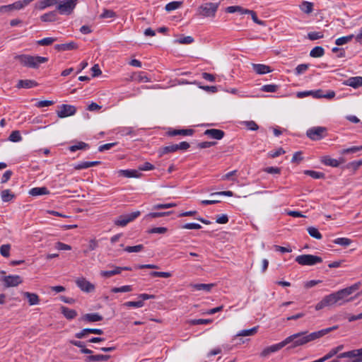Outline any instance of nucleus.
Instances as JSON below:
<instances>
[{
    "label": "nucleus",
    "mask_w": 362,
    "mask_h": 362,
    "mask_svg": "<svg viewBox=\"0 0 362 362\" xmlns=\"http://www.w3.org/2000/svg\"><path fill=\"white\" fill-rule=\"evenodd\" d=\"M338 329V326H333L312 333L300 332L288 336L283 340L284 345L290 344L288 349H295L297 346H303L310 341L320 339L329 332Z\"/></svg>",
    "instance_id": "f257e3e1"
},
{
    "label": "nucleus",
    "mask_w": 362,
    "mask_h": 362,
    "mask_svg": "<svg viewBox=\"0 0 362 362\" xmlns=\"http://www.w3.org/2000/svg\"><path fill=\"white\" fill-rule=\"evenodd\" d=\"M361 286V282L358 281L351 286L325 296L321 301L316 304L315 310H320L325 307L333 305L337 303L341 305V303H339L341 300H344L346 297L358 290Z\"/></svg>",
    "instance_id": "f03ea898"
},
{
    "label": "nucleus",
    "mask_w": 362,
    "mask_h": 362,
    "mask_svg": "<svg viewBox=\"0 0 362 362\" xmlns=\"http://www.w3.org/2000/svg\"><path fill=\"white\" fill-rule=\"evenodd\" d=\"M23 66L33 69H37L40 64L48 62V58L40 56H31L29 54H19L14 57Z\"/></svg>",
    "instance_id": "7ed1b4c3"
},
{
    "label": "nucleus",
    "mask_w": 362,
    "mask_h": 362,
    "mask_svg": "<svg viewBox=\"0 0 362 362\" xmlns=\"http://www.w3.org/2000/svg\"><path fill=\"white\" fill-rule=\"evenodd\" d=\"M220 1L214 3H205L199 6L197 12L203 17H214L218 8Z\"/></svg>",
    "instance_id": "20e7f679"
},
{
    "label": "nucleus",
    "mask_w": 362,
    "mask_h": 362,
    "mask_svg": "<svg viewBox=\"0 0 362 362\" xmlns=\"http://www.w3.org/2000/svg\"><path fill=\"white\" fill-rule=\"evenodd\" d=\"M77 3L78 0H59L57 9L62 15H70L73 13Z\"/></svg>",
    "instance_id": "39448f33"
},
{
    "label": "nucleus",
    "mask_w": 362,
    "mask_h": 362,
    "mask_svg": "<svg viewBox=\"0 0 362 362\" xmlns=\"http://www.w3.org/2000/svg\"><path fill=\"white\" fill-rule=\"evenodd\" d=\"M327 129L324 127H313L306 132V136L313 141H317L327 136Z\"/></svg>",
    "instance_id": "423d86ee"
},
{
    "label": "nucleus",
    "mask_w": 362,
    "mask_h": 362,
    "mask_svg": "<svg viewBox=\"0 0 362 362\" xmlns=\"http://www.w3.org/2000/svg\"><path fill=\"white\" fill-rule=\"evenodd\" d=\"M296 262L300 265L312 266L322 262V259L313 255H301L296 257Z\"/></svg>",
    "instance_id": "0eeeda50"
},
{
    "label": "nucleus",
    "mask_w": 362,
    "mask_h": 362,
    "mask_svg": "<svg viewBox=\"0 0 362 362\" xmlns=\"http://www.w3.org/2000/svg\"><path fill=\"white\" fill-rule=\"evenodd\" d=\"M337 358H349L346 362H362V348L341 353L337 356Z\"/></svg>",
    "instance_id": "6e6552de"
},
{
    "label": "nucleus",
    "mask_w": 362,
    "mask_h": 362,
    "mask_svg": "<svg viewBox=\"0 0 362 362\" xmlns=\"http://www.w3.org/2000/svg\"><path fill=\"white\" fill-rule=\"evenodd\" d=\"M140 214L139 211H136L129 214L121 215L114 221V223L117 226L124 227L129 223L136 219Z\"/></svg>",
    "instance_id": "1a4fd4ad"
},
{
    "label": "nucleus",
    "mask_w": 362,
    "mask_h": 362,
    "mask_svg": "<svg viewBox=\"0 0 362 362\" xmlns=\"http://www.w3.org/2000/svg\"><path fill=\"white\" fill-rule=\"evenodd\" d=\"M76 112V108L74 105L63 104L60 107V110L57 112V115L59 118H64L74 115Z\"/></svg>",
    "instance_id": "9d476101"
},
{
    "label": "nucleus",
    "mask_w": 362,
    "mask_h": 362,
    "mask_svg": "<svg viewBox=\"0 0 362 362\" xmlns=\"http://www.w3.org/2000/svg\"><path fill=\"white\" fill-rule=\"evenodd\" d=\"M6 287L17 286L23 282L22 278L18 275H8L3 279Z\"/></svg>",
    "instance_id": "9b49d317"
},
{
    "label": "nucleus",
    "mask_w": 362,
    "mask_h": 362,
    "mask_svg": "<svg viewBox=\"0 0 362 362\" xmlns=\"http://www.w3.org/2000/svg\"><path fill=\"white\" fill-rule=\"evenodd\" d=\"M77 286L84 292L90 293L95 290V286L85 278H78L76 280Z\"/></svg>",
    "instance_id": "f8f14e48"
},
{
    "label": "nucleus",
    "mask_w": 362,
    "mask_h": 362,
    "mask_svg": "<svg viewBox=\"0 0 362 362\" xmlns=\"http://www.w3.org/2000/svg\"><path fill=\"white\" fill-rule=\"evenodd\" d=\"M285 345H284V341H281L280 343L279 344H274V345H272L270 346H268V347H266L265 349H264L262 350V351L260 353V356L262 357H267L268 356L269 354H272V353H274V352H276L279 350H281L283 347H284Z\"/></svg>",
    "instance_id": "ddd939ff"
},
{
    "label": "nucleus",
    "mask_w": 362,
    "mask_h": 362,
    "mask_svg": "<svg viewBox=\"0 0 362 362\" xmlns=\"http://www.w3.org/2000/svg\"><path fill=\"white\" fill-rule=\"evenodd\" d=\"M88 334H95L100 335L103 334V331L101 329L85 328L81 332L76 333L75 337L78 339H83L85 338Z\"/></svg>",
    "instance_id": "4468645a"
},
{
    "label": "nucleus",
    "mask_w": 362,
    "mask_h": 362,
    "mask_svg": "<svg viewBox=\"0 0 362 362\" xmlns=\"http://www.w3.org/2000/svg\"><path fill=\"white\" fill-rule=\"evenodd\" d=\"M204 134L206 136H209L211 138H213V139H215L217 140H220L224 136L225 133L223 131H222L221 129H206L204 132Z\"/></svg>",
    "instance_id": "2eb2a0df"
},
{
    "label": "nucleus",
    "mask_w": 362,
    "mask_h": 362,
    "mask_svg": "<svg viewBox=\"0 0 362 362\" xmlns=\"http://www.w3.org/2000/svg\"><path fill=\"white\" fill-rule=\"evenodd\" d=\"M344 85L357 88L362 86V76L351 77L344 82Z\"/></svg>",
    "instance_id": "dca6fc26"
},
{
    "label": "nucleus",
    "mask_w": 362,
    "mask_h": 362,
    "mask_svg": "<svg viewBox=\"0 0 362 362\" xmlns=\"http://www.w3.org/2000/svg\"><path fill=\"white\" fill-rule=\"evenodd\" d=\"M81 320L93 322L103 320V317L98 313H87L81 317Z\"/></svg>",
    "instance_id": "f3484780"
},
{
    "label": "nucleus",
    "mask_w": 362,
    "mask_h": 362,
    "mask_svg": "<svg viewBox=\"0 0 362 362\" xmlns=\"http://www.w3.org/2000/svg\"><path fill=\"white\" fill-rule=\"evenodd\" d=\"M37 86V83L34 80L25 79L19 80L16 85L18 88H30Z\"/></svg>",
    "instance_id": "a211bd4d"
},
{
    "label": "nucleus",
    "mask_w": 362,
    "mask_h": 362,
    "mask_svg": "<svg viewBox=\"0 0 362 362\" xmlns=\"http://www.w3.org/2000/svg\"><path fill=\"white\" fill-rule=\"evenodd\" d=\"M118 173L120 176L128 178L139 177L141 175V173L139 172V170H121L118 172Z\"/></svg>",
    "instance_id": "6ab92c4d"
},
{
    "label": "nucleus",
    "mask_w": 362,
    "mask_h": 362,
    "mask_svg": "<svg viewBox=\"0 0 362 362\" xmlns=\"http://www.w3.org/2000/svg\"><path fill=\"white\" fill-rule=\"evenodd\" d=\"M78 48V45L74 42H71L65 44H59L56 45L54 46V49L57 51H67V50H73L76 49Z\"/></svg>",
    "instance_id": "aec40b11"
},
{
    "label": "nucleus",
    "mask_w": 362,
    "mask_h": 362,
    "mask_svg": "<svg viewBox=\"0 0 362 362\" xmlns=\"http://www.w3.org/2000/svg\"><path fill=\"white\" fill-rule=\"evenodd\" d=\"M59 0H42L35 4V7L37 9L42 10L47 7L57 5Z\"/></svg>",
    "instance_id": "412c9836"
},
{
    "label": "nucleus",
    "mask_w": 362,
    "mask_h": 362,
    "mask_svg": "<svg viewBox=\"0 0 362 362\" xmlns=\"http://www.w3.org/2000/svg\"><path fill=\"white\" fill-rule=\"evenodd\" d=\"M252 66L254 71L258 74H264L272 71V69L267 65L261 64H252Z\"/></svg>",
    "instance_id": "4be33fe9"
},
{
    "label": "nucleus",
    "mask_w": 362,
    "mask_h": 362,
    "mask_svg": "<svg viewBox=\"0 0 362 362\" xmlns=\"http://www.w3.org/2000/svg\"><path fill=\"white\" fill-rule=\"evenodd\" d=\"M321 161L325 165L332 166V167H338L341 163L344 162V160L341 159V160H338L337 159L332 158L329 156H324V157H322Z\"/></svg>",
    "instance_id": "5701e85b"
},
{
    "label": "nucleus",
    "mask_w": 362,
    "mask_h": 362,
    "mask_svg": "<svg viewBox=\"0 0 362 362\" xmlns=\"http://www.w3.org/2000/svg\"><path fill=\"white\" fill-rule=\"evenodd\" d=\"M110 358V355H90L85 358L86 362H93V361H105Z\"/></svg>",
    "instance_id": "b1692460"
},
{
    "label": "nucleus",
    "mask_w": 362,
    "mask_h": 362,
    "mask_svg": "<svg viewBox=\"0 0 362 362\" xmlns=\"http://www.w3.org/2000/svg\"><path fill=\"white\" fill-rule=\"evenodd\" d=\"M23 295L28 298L30 305H37L40 302V298L36 293L24 292Z\"/></svg>",
    "instance_id": "393cba45"
},
{
    "label": "nucleus",
    "mask_w": 362,
    "mask_h": 362,
    "mask_svg": "<svg viewBox=\"0 0 362 362\" xmlns=\"http://www.w3.org/2000/svg\"><path fill=\"white\" fill-rule=\"evenodd\" d=\"M62 313L68 320H72L77 316V312L75 310L69 309L67 307H62Z\"/></svg>",
    "instance_id": "a878e982"
},
{
    "label": "nucleus",
    "mask_w": 362,
    "mask_h": 362,
    "mask_svg": "<svg viewBox=\"0 0 362 362\" xmlns=\"http://www.w3.org/2000/svg\"><path fill=\"white\" fill-rule=\"evenodd\" d=\"M29 194L32 196H40L44 194H49V190L45 187H34L29 191Z\"/></svg>",
    "instance_id": "bb28decb"
},
{
    "label": "nucleus",
    "mask_w": 362,
    "mask_h": 362,
    "mask_svg": "<svg viewBox=\"0 0 362 362\" xmlns=\"http://www.w3.org/2000/svg\"><path fill=\"white\" fill-rule=\"evenodd\" d=\"M226 12L229 13H233L235 12H239L241 14H247L250 12L249 9L244 8L240 6H231L226 8Z\"/></svg>",
    "instance_id": "cd10ccee"
},
{
    "label": "nucleus",
    "mask_w": 362,
    "mask_h": 362,
    "mask_svg": "<svg viewBox=\"0 0 362 362\" xmlns=\"http://www.w3.org/2000/svg\"><path fill=\"white\" fill-rule=\"evenodd\" d=\"M313 4L312 2L304 1L299 6L300 9L306 14H310L313 11Z\"/></svg>",
    "instance_id": "c85d7f7f"
},
{
    "label": "nucleus",
    "mask_w": 362,
    "mask_h": 362,
    "mask_svg": "<svg viewBox=\"0 0 362 362\" xmlns=\"http://www.w3.org/2000/svg\"><path fill=\"white\" fill-rule=\"evenodd\" d=\"M114 269L110 270V271H101L100 275L105 278H110L112 276L119 274L122 272V269H120V267H114Z\"/></svg>",
    "instance_id": "c756f323"
},
{
    "label": "nucleus",
    "mask_w": 362,
    "mask_h": 362,
    "mask_svg": "<svg viewBox=\"0 0 362 362\" xmlns=\"http://www.w3.org/2000/svg\"><path fill=\"white\" fill-rule=\"evenodd\" d=\"M194 133V130L192 129H174L173 131L169 132V135L170 136H177V135H192Z\"/></svg>",
    "instance_id": "7c9ffc66"
},
{
    "label": "nucleus",
    "mask_w": 362,
    "mask_h": 362,
    "mask_svg": "<svg viewBox=\"0 0 362 362\" xmlns=\"http://www.w3.org/2000/svg\"><path fill=\"white\" fill-rule=\"evenodd\" d=\"M1 197L3 202H8L15 197V194L10 189H4L1 191Z\"/></svg>",
    "instance_id": "2f4dec72"
},
{
    "label": "nucleus",
    "mask_w": 362,
    "mask_h": 362,
    "mask_svg": "<svg viewBox=\"0 0 362 362\" xmlns=\"http://www.w3.org/2000/svg\"><path fill=\"white\" fill-rule=\"evenodd\" d=\"M100 163V161H92V162L86 161V162L79 163L78 165H76L74 166V169L75 170L85 169V168H88L93 167L95 165H98Z\"/></svg>",
    "instance_id": "473e14b6"
},
{
    "label": "nucleus",
    "mask_w": 362,
    "mask_h": 362,
    "mask_svg": "<svg viewBox=\"0 0 362 362\" xmlns=\"http://www.w3.org/2000/svg\"><path fill=\"white\" fill-rule=\"evenodd\" d=\"M40 19L43 22H53L57 19L56 11H50L41 16Z\"/></svg>",
    "instance_id": "72a5a7b5"
},
{
    "label": "nucleus",
    "mask_w": 362,
    "mask_h": 362,
    "mask_svg": "<svg viewBox=\"0 0 362 362\" xmlns=\"http://www.w3.org/2000/svg\"><path fill=\"white\" fill-rule=\"evenodd\" d=\"M213 284H191V286L195 288L197 291H206L207 292L210 291L211 289L214 287Z\"/></svg>",
    "instance_id": "f704fd0d"
},
{
    "label": "nucleus",
    "mask_w": 362,
    "mask_h": 362,
    "mask_svg": "<svg viewBox=\"0 0 362 362\" xmlns=\"http://www.w3.org/2000/svg\"><path fill=\"white\" fill-rule=\"evenodd\" d=\"M258 330V326L254 327L249 329H243L241 330L236 336L238 337H246V336H253L255 335Z\"/></svg>",
    "instance_id": "c9c22d12"
},
{
    "label": "nucleus",
    "mask_w": 362,
    "mask_h": 362,
    "mask_svg": "<svg viewBox=\"0 0 362 362\" xmlns=\"http://www.w3.org/2000/svg\"><path fill=\"white\" fill-rule=\"evenodd\" d=\"M325 50L323 47L320 46H317L314 47L310 52V55L312 57L317 58V57H321L324 55Z\"/></svg>",
    "instance_id": "e433bc0d"
},
{
    "label": "nucleus",
    "mask_w": 362,
    "mask_h": 362,
    "mask_svg": "<svg viewBox=\"0 0 362 362\" xmlns=\"http://www.w3.org/2000/svg\"><path fill=\"white\" fill-rule=\"evenodd\" d=\"M304 174L310 176L314 179H323L325 177V175L323 173L317 172L310 170H306L304 171Z\"/></svg>",
    "instance_id": "4c0bfd02"
},
{
    "label": "nucleus",
    "mask_w": 362,
    "mask_h": 362,
    "mask_svg": "<svg viewBox=\"0 0 362 362\" xmlns=\"http://www.w3.org/2000/svg\"><path fill=\"white\" fill-rule=\"evenodd\" d=\"M115 17H117V13L114 11L106 8L103 9V12L99 16L101 19L113 18Z\"/></svg>",
    "instance_id": "58836bf2"
},
{
    "label": "nucleus",
    "mask_w": 362,
    "mask_h": 362,
    "mask_svg": "<svg viewBox=\"0 0 362 362\" xmlns=\"http://www.w3.org/2000/svg\"><path fill=\"white\" fill-rule=\"evenodd\" d=\"M182 4V1H172L165 5V10L167 11H172L179 8Z\"/></svg>",
    "instance_id": "ea45409f"
},
{
    "label": "nucleus",
    "mask_w": 362,
    "mask_h": 362,
    "mask_svg": "<svg viewBox=\"0 0 362 362\" xmlns=\"http://www.w3.org/2000/svg\"><path fill=\"white\" fill-rule=\"evenodd\" d=\"M334 243L344 247H347L352 243L351 240L347 238H338L334 240Z\"/></svg>",
    "instance_id": "a19ab883"
},
{
    "label": "nucleus",
    "mask_w": 362,
    "mask_h": 362,
    "mask_svg": "<svg viewBox=\"0 0 362 362\" xmlns=\"http://www.w3.org/2000/svg\"><path fill=\"white\" fill-rule=\"evenodd\" d=\"M172 214V211H166V212H151L146 216V218H156L159 217H163L165 216H169Z\"/></svg>",
    "instance_id": "79ce46f5"
},
{
    "label": "nucleus",
    "mask_w": 362,
    "mask_h": 362,
    "mask_svg": "<svg viewBox=\"0 0 362 362\" xmlns=\"http://www.w3.org/2000/svg\"><path fill=\"white\" fill-rule=\"evenodd\" d=\"M307 230H308V234L314 238L320 240L322 237L321 233L319 232V230L315 227H313V226L309 227V228H308Z\"/></svg>",
    "instance_id": "37998d69"
},
{
    "label": "nucleus",
    "mask_w": 362,
    "mask_h": 362,
    "mask_svg": "<svg viewBox=\"0 0 362 362\" xmlns=\"http://www.w3.org/2000/svg\"><path fill=\"white\" fill-rule=\"evenodd\" d=\"M354 37V35L339 37L336 40L335 44L338 46L349 42Z\"/></svg>",
    "instance_id": "c03bdc74"
},
{
    "label": "nucleus",
    "mask_w": 362,
    "mask_h": 362,
    "mask_svg": "<svg viewBox=\"0 0 362 362\" xmlns=\"http://www.w3.org/2000/svg\"><path fill=\"white\" fill-rule=\"evenodd\" d=\"M88 147V144L83 142V141H79L76 144L69 146V148L70 151L74 152L77 150L86 149Z\"/></svg>",
    "instance_id": "a18cd8bd"
},
{
    "label": "nucleus",
    "mask_w": 362,
    "mask_h": 362,
    "mask_svg": "<svg viewBox=\"0 0 362 362\" xmlns=\"http://www.w3.org/2000/svg\"><path fill=\"white\" fill-rule=\"evenodd\" d=\"M57 41V38L54 37H45L42 40H37V44L40 46H49L53 42Z\"/></svg>",
    "instance_id": "49530a36"
},
{
    "label": "nucleus",
    "mask_w": 362,
    "mask_h": 362,
    "mask_svg": "<svg viewBox=\"0 0 362 362\" xmlns=\"http://www.w3.org/2000/svg\"><path fill=\"white\" fill-rule=\"evenodd\" d=\"M212 322V320L211 319H197V320H191L189 321V324L192 325H206Z\"/></svg>",
    "instance_id": "de8ad7c7"
},
{
    "label": "nucleus",
    "mask_w": 362,
    "mask_h": 362,
    "mask_svg": "<svg viewBox=\"0 0 362 362\" xmlns=\"http://www.w3.org/2000/svg\"><path fill=\"white\" fill-rule=\"evenodd\" d=\"M11 245L9 244L2 245L0 247V253L4 257H8L10 255Z\"/></svg>",
    "instance_id": "09e8293b"
},
{
    "label": "nucleus",
    "mask_w": 362,
    "mask_h": 362,
    "mask_svg": "<svg viewBox=\"0 0 362 362\" xmlns=\"http://www.w3.org/2000/svg\"><path fill=\"white\" fill-rule=\"evenodd\" d=\"M194 40L192 36L183 37L175 40V43L189 45L194 42Z\"/></svg>",
    "instance_id": "8fccbe9b"
},
{
    "label": "nucleus",
    "mask_w": 362,
    "mask_h": 362,
    "mask_svg": "<svg viewBox=\"0 0 362 362\" xmlns=\"http://www.w3.org/2000/svg\"><path fill=\"white\" fill-rule=\"evenodd\" d=\"M144 249L143 245H137L135 246H127L124 251L127 252H139Z\"/></svg>",
    "instance_id": "3c124183"
},
{
    "label": "nucleus",
    "mask_w": 362,
    "mask_h": 362,
    "mask_svg": "<svg viewBox=\"0 0 362 362\" xmlns=\"http://www.w3.org/2000/svg\"><path fill=\"white\" fill-rule=\"evenodd\" d=\"M150 275L153 277L169 278L172 276V274L166 272H151Z\"/></svg>",
    "instance_id": "603ef678"
},
{
    "label": "nucleus",
    "mask_w": 362,
    "mask_h": 362,
    "mask_svg": "<svg viewBox=\"0 0 362 362\" xmlns=\"http://www.w3.org/2000/svg\"><path fill=\"white\" fill-rule=\"evenodd\" d=\"M132 288L131 286H123L121 287H114L111 289L112 293H119V292H130Z\"/></svg>",
    "instance_id": "864d4df0"
},
{
    "label": "nucleus",
    "mask_w": 362,
    "mask_h": 362,
    "mask_svg": "<svg viewBox=\"0 0 362 362\" xmlns=\"http://www.w3.org/2000/svg\"><path fill=\"white\" fill-rule=\"evenodd\" d=\"M324 36L322 32H310L308 33V37L310 40H315L322 38Z\"/></svg>",
    "instance_id": "5fc2aeb1"
},
{
    "label": "nucleus",
    "mask_w": 362,
    "mask_h": 362,
    "mask_svg": "<svg viewBox=\"0 0 362 362\" xmlns=\"http://www.w3.org/2000/svg\"><path fill=\"white\" fill-rule=\"evenodd\" d=\"M22 139V137L18 131H13L9 135V140L13 142H18Z\"/></svg>",
    "instance_id": "6e6d98bb"
},
{
    "label": "nucleus",
    "mask_w": 362,
    "mask_h": 362,
    "mask_svg": "<svg viewBox=\"0 0 362 362\" xmlns=\"http://www.w3.org/2000/svg\"><path fill=\"white\" fill-rule=\"evenodd\" d=\"M176 206L175 203H169V204H158L153 206V209H169Z\"/></svg>",
    "instance_id": "4d7b16f0"
},
{
    "label": "nucleus",
    "mask_w": 362,
    "mask_h": 362,
    "mask_svg": "<svg viewBox=\"0 0 362 362\" xmlns=\"http://www.w3.org/2000/svg\"><path fill=\"white\" fill-rule=\"evenodd\" d=\"M262 90L268 93H274L278 89V86L274 84L264 85L262 87Z\"/></svg>",
    "instance_id": "13d9d810"
},
{
    "label": "nucleus",
    "mask_w": 362,
    "mask_h": 362,
    "mask_svg": "<svg viewBox=\"0 0 362 362\" xmlns=\"http://www.w3.org/2000/svg\"><path fill=\"white\" fill-rule=\"evenodd\" d=\"M144 305L143 300L138 301H128L124 303V306L127 307H135V308H141Z\"/></svg>",
    "instance_id": "bf43d9fd"
},
{
    "label": "nucleus",
    "mask_w": 362,
    "mask_h": 362,
    "mask_svg": "<svg viewBox=\"0 0 362 362\" xmlns=\"http://www.w3.org/2000/svg\"><path fill=\"white\" fill-rule=\"evenodd\" d=\"M168 231V228L165 227H155L148 230V233H159L164 234Z\"/></svg>",
    "instance_id": "052dcab7"
},
{
    "label": "nucleus",
    "mask_w": 362,
    "mask_h": 362,
    "mask_svg": "<svg viewBox=\"0 0 362 362\" xmlns=\"http://www.w3.org/2000/svg\"><path fill=\"white\" fill-rule=\"evenodd\" d=\"M177 151V144H171L163 148L162 154L172 153Z\"/></svg>",
    "instance_id": "680f3d73"
},
{
    "label": "nucleus",
    "mask_w": 362,
    "mask_h": 362,
    "mask_svg": "<svg viewBox=\"0 0 362 362\" xmlns=\"http://www.w3.org/2000/svg\"><path fill=\"white\" fill-rule=\"evenodd\" d=\"M362 150V146H353V147H351V148H346V149H343L341 152V154H346V153H356L358 151H361Z\"/></svg>",
    "instance_id": "e2e57ef3"
},
{
    "label": "nucleus",
    "mask_w": 362,
    "mask_h": 362,
    "mask_svg": "<svg viewBox=\"0 0 362 362\" xmlns=\"http://www.w3.org/2000/svg\"><path fill=\"white\" fill-rule=\"evenodd\" d=\"M247 14H250L251 16L252 21L255 23H257L259 25H264V24H265L264 22L258 19V18L257 16V13L254 11L250 10V12Z\"/></svg>",
    "instance_id": "0e129e2a"
},
{
    "label": "nucleus",
    "mask_w": 362,
    "mask_h": 362,
    "mask_svg": "<svg viewBox=\"0 0 362 362\" xmlns=\"http://www.w3.org/2000/svg\"><path fill=\"white\" fill-rule=\"evenodd\" d=\"M308 67H309L308 64H300L296 68V74L298 75H300V74L304 73L305 71H306L308 70Z\"/></svg>",
    "instance_id": "69168bd1"
},
{
    "label": "nucleus",
    "mask_w": 362,
    "mask_h": 362,
    "mask_svg": "<svg viewBox=\"0 0 362 362\" xmlns=\"http://www.w3.org/2000/svg\"><path fill=\"white\" fill-rule=\"evenodd\" d=\"M303 160V157L302 156V152L297 151L293 155L291 162L298 163L300 161H302Z\"/></svg>",
    "instance_id": "338daca9"
},
{
    "label": "nucleus",
    "mask_w": 362,
    "mask_h": 362,
    "mask_svg": "<svg viewBox=\"0 0 362 362\" xmlns=\"http://www.w3.org/2000/svg\"><path fill=\"white\" fill-rule=\"evenodd\" d=\"M244 124L250 130L255 131L259 128L258 125L254 121H246L244 122Z\"/></svg>",
    "instance_id": "774afa93"
}]
</instances>
